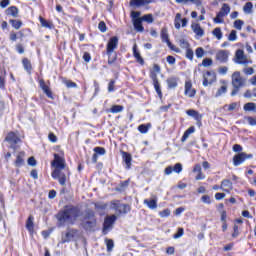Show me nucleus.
<instances>
[{
	"instance_id": "f257e3e1",
	"label": "nucleus",
	"mask_w": 256,
	"mask_h": 256,
	"mask_svg": "<svg viewBox=\"0 0 256 256\" xmlns=\"http://www.w3.org/2000/svg\"><path fill=\"white\" fill-rule=\"evenodd\" d=\"M54 170L52 171V177L57 179L60 185H65L67 183L68 169H65V154L60 151L58 154H54V160L51 163Z\"/></svg>"
},
{
	"instance_id": "f03ea898",
	"label": "nucleus",
	"mask_w": 256,
	"mask_h": 256,
	"mask_svg": "<svg viewBox=\"0 0 256 256\" xmlns=\"http://www.w3.org/2000/svg\"><path fill=\"white\" fill-rule=\"evenodd\" d=\"M81 213L79 210L73 206H66L57 214L58 225L63 227V225H75L79 221Z\"/></svg>"
},
{
	"instance_id": "7ed1b4c3",
	"label": "nucleus",
	"mask_w": 256,
	"mask_h": 256,
	"mask_svg": "<svg viewBox=\"0 0 256 256\" xmlns=\"http://www.w3.org/2000/svg\"><path fill=\"white\" fill-rule=\"evenodd\" d=\"M245 83H246V80L245 78L241 77V72L235 71L232 74V85L234 87L233 91L231 92L232 97L237 95L241 87H245Z\"/></svg>"
},
{
	"instance_id": "20e7f679",
	"label": "nucleus",
	"mask_w": 256,
	"mask_h": 256,
	"mask_svg": "<svg viewBox=\"0 0 256 256\" xmlns=\"http://www.w3.org/2000/svg\"><path fill=\"white\" fill-rule=\"evenodd\" d=\"M111 209H114L119 215H125L131 211V206L128 204H121L120 201H112L110 204Z\"/></svg>"
},
{
	"instance_id": "39448f33",
	"label": "nucleus",
	"mask_w": 256,
	"mask_h": 256,
	"mask_svg": "<svg viewBox=\"0 0 256 256\" xmlns=\"http://www.w3.org/2000/svg\"><path fill=\"white\" fill-rule=\"evenodd\" d=\"M79 239V231L75 229H68L67 232L62 234L61 243H71Z\"/></svg>"
},
{
	"instance_id": "423d86ee",
	"label": "nucleus",
	"mask_w": 256,
	"mask_h": 256,
	"mask_svg": "<svg viewBox=\"0 0 256 256\" xmlns=\"http://www.w3.org/2000/svg\"><path fill=\"white\" fill-rule=\"evenodd\" d=\"M202 77H203L202 85L204 87H209L213 85L215 81H217V74H215L214 71L204 72Z\"/></svg>"
},
{
	"instance_id": "0eeeda50",
	"label": "nucleus",
	"mask_w": 256,
	"mask_h": 256,
	"mask_svg": "<svg viewBox=\"0 0 256 256\" xmlns=\"http://www.w3.org/2000/svg\"><path fill=\"white\" fill-rule=\"evenodd\" d=\"M119 47V37L113 36L108 40L107 46H106V53L107 55H111L115 49Z\"/></svg>"
},
{
	"instance_id": "6e6552de",
	"label": "nucleus",
	"mask_w": 256,
	"mask_h": 256,
	"mask_svg": "<svg viewBox=\"0 0 256 256\" xmlns=\"http://www.w3.org/2000/svg\"><path fill=\"white\" fill-rule=\"evenodd\" d=\"M235 57L236 63L239 65H251V63H253V61L249 60L247 56H245V52L241 49L236 51Z\"/></svg>"
},
{
	"instance_id": "1a4fd4ad",
	"label": "nucleus",
	"mask_w": 256,
	"mask_h": 256,
	"mask_svg": "<svg viewBox=\"0 0 256 256\" xmlns=\"http://www.w3.org/2000/svg\"><path fill=\"white\" fill-rule=\"evenodd\" d=\"M117 221V216L116 215H110L107 216L104 220V228H103V233L107 234L108 231H110L113 228V224Z\"/></svg>"
},
{
	"instance_id": "9d476101",
	"label": "nucleus",
	"mask_w": 256,
	"mask_h": 256,
	"mask_svg": "<svg viewBox=\"0 0 256 256\" xmlns=\"http://www.w3.org/2000/svg\"><path fill=\"white\" fill-rule=\"evenodd\" d=\"M5 141L10 144L12 149H16V145L19 143V141H21V139L15 132H10L7 134Z\"/></svg>"
},
{
	"instance_id": "9b49d317",
	"label": "nucleus",
	"mask_w": 256,
	"mask_h": 256,
	"mask_svg": "<svg viewBox=\"0 0 256 256\" xmlns=\"http://www.w3.org/2000/svg\"><path fill=\"white\" fill-rule=\"evenodd\" d=\"M229 55H231L229 50H218L216 52V61H218V63H227V61H229Z\"/></svg>"
},
{
	"instance_id": "f8f14e48",
	"label": "nucleus",
	"mask_w": 256,
	"mask_h": 256,
	"mask_svg": "<svg viewBox=\"0 0 256 256\" xmlns=\"http://www.w3.org/2000/svg\"><path fill=\"white\" fill-rule=\"evenodd\" d=\"M253 158V154L247 155L246 153H239L234 156L233 163L235 167H239L241 163H244L245 159H251Z\"/></svg>"
},
{
	"instance_id": "ddd939ff",
	"label": "nucleus",
	"mask_w": 256,
	"mask_h": 256,
	"mask_svg": "<svg viewBox=\"0 0 256 256\" xmlns=\"http://www.w3.org/2000/svg\"><path fill=\"white\" fill-rule=\"evenodd\" d=\"M39 86L42 89V91L45 93V95L49 98V99H53V92H51V89L49 88V86H47V84H45V80L41 79L39 81Z\"/></svg>"
},
{
	"instance_id": "4468645a",
	"label": "nucleus",
	"mask_w": 256,
	"mask_h": 256,
	"mask_svg": "<svg viewBox=\"0 0 256 256\" xmlns=\"http://www.w3.org/2000/svg\"><path fill=\"white\" fill-rule=\"evenodd\" d=\"M195 89L193 88V84L191 83V81H187L185 83V92L184 94L186 95V97H195Z\"/></svg>"
},
{
	"instance_id": "2eb2a0df",
	"label": "nucleus",
	"mask_w": 256,
	"mask_h": 256,
	"mask_svg": "<svg viewBox=\"0 0 256 256\" xmlns=\"http://www.w3.org/2000/svg\"><path fill=\"white\" fill-rule=\"evenodd\" d=\"M5 15L17 19L19 17V8L17 6H10L5 10Z\"/></svg>"
},
{
	"instance_id": "dca6fc26",
	"label": "nucleus",
	"mask_w": 256,
	"mask_h": 256,
	"mask_svg": "<svg viewBox=\"0 0 256 256\" xmlns=\"http://www.w3.org/2000/svg\"><path fill=\"white\" fill-rule=\"evenodd\" d=\"M161 39L163 41V43H167V46L172 50L175 51L176 53H181V50L177 47H175V45L171 44V41H169V35L167 34H162L161 35Z\"/></svg>"
},
{
	"instance_id": "f3484780",
	"label": "nucleus",
	"mask_w": 256,
	"mask_h": 256,
	"mask_svg": "<svg viewBox=\"0 0 256 256\" xmlns=\"http://www.w3.org/2000/svg\"><path fill=\"white\" fill-rule=\"evenodd\" d=\"M39 22L41 27H44V29H55V24L53 22L43 18L42 16H39Z\"/></svg>"
},
{
	"instance_id": "a211bd4d",
	"label": "nucleus",
	"mask_w": 256,
	"mask_h": 256,
	"mask_svg": "<svg viewBox=\"0 0 256 256\" xmlns=\"http://www.w3.org/2000/svg\"><path fill=\"white\" fill-rule=\"evenodd\" d=\"M144 205H147L148 209H157V197L153 196L151 199H145Z\"/></svg>"
},
{
	"instance_id": "6ab92c4d",
	"label": "nucleus",
	"mask_w": 256,
	"mask_h": 256,
	"mask_svg": "<svg viewBox=\"0 0 256 256\" xmlns=\"http://www.w3.org/2000/svg\"><path fill=\"white\" fill-rule=\"evenodd\" d=\"M194 173H197L196 175V181H202V179H205V175L203 174L201 170V165L196 164L193 169Z\"/></svg>"
},
{
	"instance_id": "aec40b11",
	"label": "nucleus",
	"mask_w": 256,
	"mask_h": 256,
	"mask_svg": "<svg viewBox=\"0 0 256 256\" xmlns=\"http://www.w3.org/2000/svg\"><path fill=\"white\" fill-rule=\"evenodd\" d=\"M220 189H222V191H226V193H229V191L233 189V183H231L229 180H223Z\"/></svg>"
},
{
	"instance_id": "412c9836",
	"label": "nucleus",
	"mask_w": 256,
	"mask_h": 256,
	"mask_svg": "<svg viewBox=\"0 0 256 256\" xmlns=\"http://www.w3.org/2000/svg\"><path fill=\"white\" fill-rule=\"evenodd\" d=\"M133 55L138 63L140 65H143L145 61L143 60V57H141V53H139V50H137V44L133 46Z\"/></svg>"
},
{
	"instance_id": "4be33fe9",
	"label": "nucleus",
	"mask_w": 256,
	"mask_h": 256,
	"mask_svg": "<svg viewBox=\"0 0 256 256\" xmlns=\"http://www.w3.org/2000/svg\"><path fill=\"white\" fill-rule=\"evenodd\" d=\"M159 73H161V67H159V65L157 64H154L153 69L151 70L150 73L152 81L157 80V75H159Z\"/></svg>"
},
{
	"instance_id": "5701e85b",
	"label": "nucleus",
	"mask_w": 256,
	"mask_h": 256,
	"mask_svg": "<svg viewBox=\"0 0 256 256\" xmlns=\"http://www.w3.org/2000/svg\"><path fill=\"white\" fill-rule=\"evenodd\" d=\"M25 152H20L17 157H16V161H15V166L16 167H23L25 160Z\"/></svg>"
},
{
	"instance_id": "b1692460",
	"label": "nucleus",
	"mask_w": 256,
	"mask_h": 256,
	"mask_svg": "<svg viewBox=\"0 0 256 256\" xmlns=\"http://www.w3.org/2000/svg\"><path fill=\"white\" fill-rule=\"evenodd\" d=\"M193 133H195V126H191L184 132V134L181 138L182 143H185V141H187V139H189V135H193Z\"/></svg>"
},
{
	"instance_id": "393cba45",
	"label": "nucleus",
	"mask_w": 256,
	"mask_h": 256,
	"mask_svg": "<svg viewBox=\"0 0 256 256\" xmlns=\"http://www.w3.org/2000/svg\"><path fill=\"white\" fill-rule=\"evenodd\" d=\"M34 218L33 216H29V218L26 221V229L29 231V233L33 234V231L35 229V224L33 223Z\"/></svg>"
},
{
	"instance_id": "a878e982",
	"label": "nucleus",
	"mask_w": 256,
	"mask_h": 256,
	"mask_svg": "<svg viewBox=\"0 0 256 256\" xmlns=\"http://www.w3.org/2000/svg\"><path fill=\"white\" fill-rule=\"evenodd\" d=\"M135 31H144L143 20L141 18L133 21Z\"/></svg>"
},
{
	"instance_id": "bb28decb",
	"label": "nucleus",
	"mask_w": 256,
	"mask_h": 256,
	"mask_svg": "<svg viewBox=\"0 0 256 256\" xmlns=\"http://www.w3.org/2000/svg\"><path fill=\"white\" fill-rule=\"evenodd\" d=\"M244 125H250L251 127L256 126V118H253L251 116H245L243 119Z\"/></svg>"
},
{
	"instance_id": "cd10ccee",
	"label": "nucleus",
	"mask_w": 256,
	"mask_h": 256,
	"mask_svg": "<svg viewBox=\"0 0 256 256\" xmlns=\"http://www.w3.org/2000/svg\"><path fill=\"white\" fill-rule=\"evenodd\" d=\"M122 157H123V161L126 163L127 169H129L131 167V159H132L131 154L127 152H123Z\"/></svg>"
},
{
	"instance_id": "c85d7f7f",
	"label": "nucleus",
	"mask_w": 256,
	"mask_h": 256,
	"mask_svg": "<svg viewBox=\"0 0 256 256\" xmlns=\"http://www.w3.org/2000/svg\"><path fill=\"white\" fill-rule=\"evenodd\" d=\"M9 23L14 29H21V27L23 26V21L17 19H10Z\"/></svg>"
},
{
	"instance_id": "c756f323",
	"label": "nucleus",
	"mask_w": 256,
	"mask_h": 256,
	"mask_svg": "<svg viewBox=\"0 0 256 256\" xmlns=\"http://www.w3.org/2000/svg\"><path fill=\"white\" fill-rule=\"evenodd\" d=\"M22 65H23L25 71H27V73H31V70L33 69V67L31 66V61H29V59L24 58L22 60Z\"/></svg>"
},
{
	"instance_id": "7c9ffc66",
	"label": "nucleus",
	"mask_w": 256,
	"mask_h": 256,
	"mask_svg": "<svg viewBox=\"0 0 256 256\" xmlns=\"http://www.w3.org/2000/svg\"><path fill=\"white\" fill-rule=\"evenodd\" d=\"M149 129H151V123L141 124L140 126H138V131L142 134L149 133Z\"/></svg>"
},
{
	"instance_id": "2f4dec72",
	"label": "nucleus",
	"mask_w": 256,
	"mask_h": 256,
	"mask_svg": "<svg viewBox=\"0 0 256 256\" xmlns=\"http://www.w3.org/2000/svg\"><path fill=\"white\" fill-rule=\"evenodd\" d=\"M186 113H187V115H188L189 117H194V119H196V121L201 120V117H202V116L200 115L199 112H197V111H195V110H187Z\"/></svg>"
},
{
	"instance_id": "473e14b6",
	"label": "nucleus",
	"mask_w": 256,
	"mask_h": 256,
	"mask_svg": "<svg viewBox=\"0 0 256 256\" xmlns=\"http://www.w3.org/2000/svg\"><path fill=\"white\" fill-rule=\"evenodd\" d=\"M219 13H222V15H224V17H226V15H229V13H231V7H229V4L224 3L222 5V8L220 9Z\"/></svg>"
},
{
	"instance_id": "72a5a7b5",
	"label": "nucleus",
	"mask_w": 256,
	"mask_h": 256,
	"mask_svg": "<svg viewBox=\"0 0 256 256\" xmlns=\"http://www.w3.org/2000/svg\"><path fill=\"white\" fill-rule=\"evenodd\" d=\"M129 5L131 7H143L145 6V0H130Z\"/></svg>"
},
{
	"instance_id": "f704fd0d",
	"label": "nucleus",
	"mask_w": 256,
	"mask_h": 256,
	"mask_svg": "<svg viewBox=\"0 0 256 256\" xmlns=\"http://www.w3.org/2000/svg\"><path fill=\"white\" fill-rule=\"evenodd\" d=\"M244 111H256V104L253 102H248L243 106Z\"/></svg>"
},
{
	"instance_id": "c9c22d12",
	"label": "nucleus",
	"mask_w": 256,
	"mask_h": 256,
	"mask_svg": "<svg viewBox=\"0 0 256 256\" xmlns=\"http://www.w3.org/2000/svg\"><path fill=\"white\" fill-rule=\"evenodd\" d=\"M178 41V45L182 48V49H189V42H187L185 40V38H180L177 40Z\"/></svg>"
},
{
	"instance_id": "e433bc0d",
	"label": "nucleus",
	"mask_w": 256,
	"mask_h": 256,
	"mask_svg": "<svg viewBox=\"0 0 256 256\" xmlns=\"http://www.w3.org/2000/svg\"><path fill=\"white\" fill-rule=\"evenodd\" d=\"M243 11H244V13H252L253 3L252 2H247L243 7Z\"/></svg>"
},
{
	"instance_id": "4c0bfd02",
	"label": "nucleus",
	"mask_w": 256,
	"mask_h": 256,
	"mask_svg": "<svg viewBox=\"0 0 256 256\" xmlns=\"http://www.w3.org/2000/svg\"><path fill=\"white\" fill-rule=\"evenodd\" d=\"M191 29H192V31H194V33H203V29L197 23H192L191 24Z\"/></svg>"
},
{
	"instance_id": "58836bf2",
	"label": "nucleus",
	"mask_w": 256,
	"mask_h": 256,
	"mask_svg": "<svg viewBox=\"0 0 256 256\" xmlns=\"http://www.w3.org/2000/svg\"><path fill=\"white\" fill-rule=\"evenodd\" d=\"M142 22L145 21V23H153V14H146L141 17Z\"/></svg>"
},
{
	"instance_id": "ea45409f",
	"label": "nucleus",
	"mask_w": 256,
	"mask_h": 256,
	"mask_svg": "<svg viewBox=\"0 0 256 256\" xmlns=\"http://www.w3.org/2000/svg\"><path fill=\"white\" fill-rule=\"evenodd\" d=\"M243 25H245L243 20L238 19L234 22V28L237 29V31H241V29H243Z\"/></svg>"
},
{
	"instance_id": "a19ab883",
	"label": "nucleus",
	"mask_w": 256,
	"mask_h": 256,
	"mask_svg": "<svg viewBox=\"0 0 256 256\" xmlns=\"http://www.w3.org/2000/svg\"><path fill=\"white\" fill-rule=\"evenodd\" d=\"M106 246H107V251L111 252L113 251V247H115V243L111 239H106L105 240Z\"/></svg>"
},
{
	"instance_id": "79ce46f5",
	"label": "nucleus",
	"mask_w": 256,
	"mask_h": 256,
	"mask_svg": "<svg viewBox=\"0 0 256 256\" xmlns=\"http://www.w3.org/2000/svg\"><path fill=\"white\" fill-rule=\"evenodd\" d=\"M223 17H225V14H223V12H218L214 18V23H223Z\"/></svg>"
},
{
	"instance_id": "37998d69",
	"label": "nucleus",
	"mask_w": 256,
	"mask_h": 256,
	"mask_svg": "<svg viewBox=\"0 0 256 256\" xmlns=\"http://www.w3.org/2000/svg\"><path fill=\"white\" fill-rule=\"evenodd\" d=\"M167 84L170 89H175V87H177V80H175V78H169Z\"/></svg>"
},
{
	"instance_id": "c03bdc74",
	"label": "nucleus",
	"mask_w": 256,
	"mask_h": 256,
	"mask_svg": "<svg viewBox=\"0 0 256 256\" xmlns=\"http://www.w3.org/2000/svg\"><path fill=\"white\" fill-rule=\"evenodd\" d=\"M123 109L124 108L121 105H114L111 107L110 112L111 113H121V111H123Z\"/></svg>"
},
{
	"instance_id": "a18cd8bd",
	"label": "nucleus",
	"mask_w": 256,
	"mask_h": 256,
	"mask_svg": "<svg viewBox=\"0 0 256 256\" xmlns=\"http://www.w3.org/2000/svg\"><path fill=\"white\" fill-rule=\"evenodd\" d=\"M227 93V87L225 85L221 86L220 89L215 94V97H221V95Z\"/></svg>"
},
{
	"instance_id": "49530a36",
	"label": "nucleus",
	"mask_w": 256,
	"mask_h": 256,
	"mask_svg": "<svg viewBox=\"0 0 256 256\" xmlns=\"http://www.w3.org/2000/svg\"><path fill=\"white\" fill-rule=\"evenodd\" d=\"M130 17H131L132 21H135L137 19H141V18H139V17H141V12H139V11H131Z\"/></svg>"
},
{
	"instance_id": "de8ad7c7",
	"label": "nucleus",
	"mask_w": 256,
	"mask_h": 256,
	"mask_svg": "<svg viewBox=\"0 0 256 256\" xmlns=\"http://www.w3.org/2000/svg\"><path fill=\"white\" fill-rule=\"evenodd\" d=\"M195 55H196L197 59H201L203 57V55H205V51L203 50V48L199 47L196 49Z\"/></svg>"
},
{
	"instance_id": "09e8293b",
	"label": "nucleus",
	"mask_w": 256,
	"mask_h": 256,
	"mask_svg": "<svg viewBox=\"0 0 256 256\" xmlns=\"http://www.w3.org/2000/svg\"><path fill=\"white\" fill-rule=\"evenodd\" d=\"M185 235V230L183 228H178V231L176 234H174L173 238L174 239H181V237Z\"/></svg>"
},
{
	"instance_id": "8fccbe9b",
	"label": "nucleus",
	"mask_w": 256,
	"mask_h": 256,
	"mask_svg": "<svg viewBox=\"0 0 256 256\" xmlns=\"http://www.w3.org/2000/svg\"><path fill=\"white\" fill-rule=\"evenodd\" d=\"M153 85L156 93L161 96V88L159 86V80H153Z\"/></svg>"
},
{
	"instance_id": "3c124183",
	"label": "nucleus",
	"mask_w": 256,
	"mask_h": 256,
	"mask_svg": "<svg viewBox=\"0 0 256 256\" xmlns=\"http://www.w3.org/2000/svg\"><path fill=\"white\" fill-rule=\"evenodd\" d=\"M94 153L96 155H105L106 151H105V148H103V147H95Z\"/></svg>"
},
{
	"instance_id": "603ef678",
	"label": "nucleus",
	"mask_w": 256,
	"mask_h": 256,
	"mask_svg": "<svg viewBox=\"0 0 256 256\" xmlns=\"http://www.w3.org/2000/svg\"><path fill=\"white\" fill-rule=\"evenodd\" d=\"M202 65H203V67H211V65H213V60L210 58H205L202 61Z\"/></svg>"
},
{
	"instance_id": "864d4df0",
	"label": "nucleus",
	"mask_w": 256,
	"mask_h": 256,
	"mask_svg": "<svg viewBox=\"0 0 256 256\" xmlns=\"http://www.w3.org/2000/svg\"><path fill=\"white\" fill-rule=\"evenodd\" d=\"M181 171H183V165H181V163H176L173 168V172L179 174Z\"/></svg>"
},
{
	"instance_id": "5fc2aeb1",
	"label": "nucleus",
	"mask_w": 256,
	"mask_h": 256,
	"mask_svg": "<svg viewBox=\"0 0 256 256\" xmlns=\"http://www.w3.org/2000/svg\"><path fill=\"white\" fill-rule=\"evenodd\" d=\"M202 203H205L206 205H211V197L209 195H203L201 197Z\"/></svg>"
},
{
	"instance_id": "6e6d98bb",
	"label": "nucleus",
	"mask_w": 256,
	"mask_h": 256,
	"mask_svg": "<svg viewBox=\"0 0 256 256\" xmlns=\"http://www.w3.org/2000/svg\"><path fill=\"white\" fill-rule=\"evenodd\" d=\"M98 29H99V31H101V33H105V31H107V24H105V22L101 21L98 24Z\"/></svg>"
},
{
	"instance_id": "4d7b16f0",
	"label": "nucleus",
	"mask_w": 256,
	"mask_h": 256,
	"mask_svg": "<svg viewBox=\"0 0 256 256\" xmlns=\"http://www.w3.org/2000/svg\"><path fill=\"white\" fill-rule=\"evenodd\" d=\"M160 217L165 218V217H169V215H171V210L169 209H164L162 211L159 212Z\"/></svg>"
},
{
	"instance_id": "13d9d810",
	"label": "nucleus",
	"mask_w": 256,
	"mask_h": 256,
	"mask_svg": "<svg viewBox=\"0 0 256 256\" xmlns=\"http://www.w3.org/2000/svg\"><path fill=\"white\" fill-rule=\"evenodd\" d=\"M227 71H229L227 66H221L218 68L219 75H227Z\"/></svg>"
},
{
	"instance_id": "bf43d9fd",
	"label": "nucleus",
	"mask_w": 256,
	"mask_h": 256,
	"mask_svg": "<svg viewBox=\"0 0 256 256\" xmlns=\"http://www.w3.org/2000/svg\"><path fill=\"white\" fill-rule=\"evenodd\" d=\"M193 56H194V53L191 50V48H186V58L189 59L190 61H193Z\"/></svg>"
},
{
	"instance_id": "052dcab7",
	"label": "nucleus",
	"mask_w": 256,
	"mask_h": 256,
	"mask_svg": "<svg viewBox=\"0 0 256 256\" xmlns=\"http://www.w3.org/2000/svg\"><path fill=\"white\" fill-rule=\"evenodd\" d=\"M64 83L68 89H73L77 87V84L75 82H72L71 80H66Z\"/></svg>"
},
{
	"instance_id": "680f3d73",
	"label": "nucleus",
	"mask_w": 256,
	"mask_h": 256,
	"mask_svg": "<svg viewBox=\"0 0 256 256\" xmlns=\"http://www.w3.org/2000/svg\"><path fill=\"white\" fill-rule=\"evenodd\" d=\"M108 91L109 93L115 91V80H111L110 83L108 84Z\"/></svg>"
},
{
	"instance_id": "e2e57ef3",
	"label": "nucleus",
	"mask_w": 256,
	"mask_h": 256,
	"mask_svg": "<svg viewBox=\"0 0 256 256\" xmlns=\"http://www.w3.org/2000/svg\"><path fill=\"white\" fill-rule=\"evenodd\" d=\"M10 3H11V0H2L0 1V7L2 9H5Z\"/></svg>"
},
{
	"instance_id": "0e129e2a",
	"label": "nucleus",
	"mask_w": 256,
	"mask_h": 256,
	"mask_svg": "<svg viewBox=\"0 0 256 256\" xmlns=\"http://www.w3.org/2000/svg\"><path fill=\"white\" fill-rule=\"evenodd\" d=\"M48 139L49 141H51V143H57V136H55V134H53L52 132L49 133Z\"/></svg>"
},
{
	"instance_id": "69168bd1",
	"label": "nucleus",
	"mask_w": 256,
	"mask_h": 256,
	"mask_svg": "<svg viewBox=\"0 0 256 256\" xmlns=\"http://www.w3.org/2000/svg\"><path fill=\"white\" fill-rule=\"evenodd\" d=\"M243 73H245V75H253V73H255V70L253 68H245L243 70Z\"/></svg>"
},
{
	"instance_id": "338daca9",
	"label": "nucleus",
	"mask_w": 256,
	"mask_h": 256,
	"mask_svg": "<svg viewBox=\"0 0 256 256\" xmlns=\"http://www.w3.org/2000/svg\"><path fill=\"white\" fill-rule=\"evenodd\" d=\"M221 199H225V193H216L215 194V200L221 201Z\"/></svg>"
},
{
	"instance_id": "774afa93",
	"label": "nucleus",
	"mask_w": 256,
	"mask_h": 256,
	"mask_svg": "<svg viewBox=\"0 0 256 256\" xmlns=\"http://www.w3.org/2000/svg\"><path fill=\"white\" fill-rule=\"evenodd\" d=\"M83 59L84 61H86V63H89V61H91V54H89L88 52H85L83 55Z\"/></svg>"
}]
</instances>
